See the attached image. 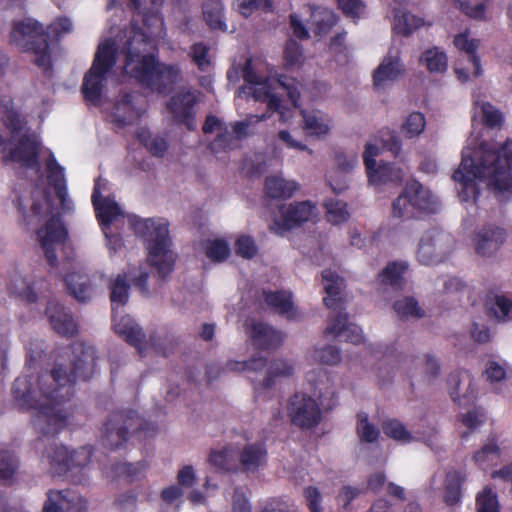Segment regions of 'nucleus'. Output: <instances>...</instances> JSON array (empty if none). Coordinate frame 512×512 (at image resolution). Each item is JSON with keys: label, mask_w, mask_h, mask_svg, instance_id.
<instances>
[{"label": "nucleus", "mask_w": 512, "mask_h": 512, "mask_svg": "<svg viewBox=\"0 0 512 512\" xmlns=\"http://www.w3.org/2000/svg\"><path fill=\"white\" fill-rule=\"evenodd\" d=\"M9 290L11 293L30 303L35 302L38 298L34 285L21 275H15L14 278L10 280Z\"/></svg>", "instance_id": "45"}, {"label": "nucleus", "mask_w": 512, "mask_h": 512, "mask_svg": "<svg viewBox=\"0 0 512 512\" xmlns=\"http://www.w3.org/2000/svg\"><path fill=\"white\" fill-rule=\"evenodd\" d=\"M267 462V451L262 444H247L239 452V463L242 471L254 473L264 467Z\"/></svg>", "instance_id": "30"}, {"label": "nucleus", "mask_w": 512, "mask_h": 512, "mask_svg": "<svg viewBox=\"0 0 512 512\" xmlns=\"http://www.w3.org/2000/svg\"><path fill=\"white\" fill-rule=\"evenodd\" d=\"M4 122L11 132L10 144L17 141V146L9 152L10 159L18 162L21 166L38 170L39 142L37 138L34 135L22 133L23 123L20 116L15 112L9 113Z\"/></svg>", "instance_id": "9"}, {"label": "nucleus", "mask_w": 512, "mask_h": 512, "mask_svg": "<svg viewBox=\"0 0 512 512\" xmlns=\"http://www.w3.org/2000/svg\"><path fill=\"white\" fill-rule=\"evenodd\" d=\"M137 136L139 141L154 156L162 157L168 149V143L163 137L151 135L147 130L142 129Z\"/></svg>", "instance_id": "48"}, {"label": "nucleus", "mask_w": 512, "mask_h": 512, "mask_svg": "<svg viewBox=\"0 0 512 512\" xmlns=\"http://www.w3.org/2000/svg\"><path fill=\"white\" fill-rule=\"evenodd\" d=\"M327 220L332 224H340L348 219L347 205L341 201L330 200L326 203Z\"/></svg>", "instance_id": "58"}, {"label": "nucleus", "mask_w": 512, "mask_h": 512, "mask_svg": "<svg viewBox=\"0 0 512 512\" xmlns=\"http://www.w3.org/2000/svg\"><path fill=\"white\" fill-rule=\"evenodd\" d=\"M301 115L303 118L302 128L307 136L322 139L330 133L332 119L328 114L319 110H301Z\"/></svg>", "instance_id": "24"}, {"label": "nucleus", "mask_w": 512, "mask_h": 512, "mask_svg": "<svg viewBox=\"0 0 512 512\" xmlns=\"http://www.w3.org/2000/svg\"><path fill=\"white\" fill-rule=\"evenodd\" d=\"M407 269L405 262H393L388 264L381 274V280L385 284L399 287L402 283V276Z\"/></svg>", "instance_id": "54"}, {"label": "nucleus", "mask_w": 512, "mask_h": 512, "mask_svg": "<svg viewBox=\"0 0 512 512\" xmlns=\"http://www.w3.org/2000/svg\"><path fill=\"white\" fill-rule=\"evenodd\" d=\"M317 215V208L309 201L290 204L284 211L283 216L287 224H293L313 220Z\"/></svg>", "instance_id": "34"}, {"label": "nucleus", "mask_w": 512, "mask_h": 512, "mask_svg": "<svg viewBox=\"0 0 512 512\" xmlns=\"http://www.w3.org/2000/svg\"><path fill=\"white\" fill-rule=\"evenodd\" d=\"M17 459L12 452L0 447V480L10 479L17 469Z\"/></svg>", "instance_id": "59"}, {"label": "nucleus", "mask_w": 512, "mask_h": 512, "mask_svg": "<svg viewBox=\"0 0 512 512\" xmlns=\"http://www.w3.org/2000/svg\"><path fill=\"white\" fill-rule=\"evenodd\" d=\"M322 284L328 295L324 298L325 305L334 313L343 311L340 293L344 287V280L336 272L324 270L322 272Z\"/></svg>", "instance_id": "26"}, {"label": "nucleus", "mask_w": 512, "mask_h": 512, "mask_svg": "<svg viewBox=\"0 0 512 512\" xmlns=\"http://www.w3.org/2000/svg\"><path fill=\"white\" fill-rule=\"evenodd\" d=\"M269 116L267 114L262 115H249L246 119L242 121H236L231 123L230 129L235 135L238 141L246 138L249 135V129L251 126L259 123L262 120L267 119Z\"/></svg>", "instance_id": "57"}, {"label": "nucleus", "mask_w": 512, "mask_h": 512, "mask_svg": "<svg viewBox=\"0 0 512 512\" xmlns=\"http://www.w3.org/2000/svg\"><path fill=\"white\" fill-rule=\"evenodd\" d=\"M65 282L70 294L79 302H87L96 294L98 285L83 273L71 272Z\"/></svg>", "instance_id": "29"}, {"label": "nucleus", "mask_w": 512, "mask_h": 512, "mask_svg": "<svg viewBox=\"0 0 512 512\" xmlns=\"http://www.w3.org/2000/svg\"><path fill=\"white\" fill-rule=\"evenodd\" d=\"M454 44L458 49L463 50L467 53L468 59L471 62L474 69V76H480L482 70L480 68L479 59L475 55V51L479 46V41L476 39H469L467 33H461L455 37Z\"/></svg>", "instance_id": "42"}, {"label": "nucleus", "mask_w": 512, "mask_h": 512, "mask_svg": "<svg viewBox=\"0 0 512 512\" xmlns=\"http://www.w3.org/2000/svg\"><path fill=\"white\" fill-rule=\"evenodd\" d=\"M146 110L145 98L140 94H123L116 102L113 110L115 121L122 125L130 124Z\"/></svg>", "instance_id": "17"}, {"label": "nucleus", "mask_w": 512, "mask_h": 512, "mask_svg": "<svg viewBox=\"0 0 512 512\" xmlns=\"http://www.w3.org/2000/svg\"><path fill=\"white\" fill-rule=\"evenodd\" d=\"M404 72L399 53L392 54L391 51L383 58L374 72L373 80L376 87H384L389 82L395 81Z\"/></svg>", "instance_id": "23"}, {"label": "nucleus", "mask_w": 512, "mask_h": 512, "mask_svg": "<svg viewBox=\"0 0 512 512\" xmlns=\"http://www.w3.org/2000/svg\"><path fill=\"white\" fill-rule=\"evenodd\" d=\"M203 16L206 23L212 29L227 31L228 28L223 21V5L220 0H208L203 4Z\"/></svg>", "instance_id": "40"}, {"label": "nucleus", "mask_w": 512, "mask_h": 512, "mask_svg": "<svg viewBox=\"0 0 512 512\" xmlns=\"http://www.w3.org/2000/svg\"><path fill=\"white\" fill-rule=\"evenodd\" d=\"M196 102L197 95L195 91H181L170 99L167 110L175 123L183 124L187 129L192 130L195 127L193 106Z\"/></svg>", "instance_id": "16"}, {"label": "nucleus", "mask_w": 512, "mask_h": 512, "mask_svg": "<svg viewBox=\"0 0 512 512\" xmlns=\"http://www.w3.org/2000/svg\"><path fill=\"white\" fill-rule=\"evenodd\" d=\"M322 284L328 295L324 298L325 305L334 313L343 311L340 293L344 287V280L336 272L324 270L322 272Z\"/></svg>", "instance_id": "27"}, {"label": "nucleus", "mask_w": 512, "mask_h": 512, "mask_svg": "<svg viewBox=\"0 0 512 512\" xmlns=\"http://www.w3.org/2000/svg\"><path fill=\"white\" fill-rule=\"evenodd\" d=\"M324 333L334 337H342L345 341L351 342L354 345H359L363 342L360 327L353 323H348V315L343 311H338L329 321Z\"/></svg>", "instance_id": "19"}, {"label": "nucleus", "mask_w": 512, "mask_h": 512, "mask_svg": "<svg viewBox=\"0 0 512 512\" xmlns=\"http://www.w3.org/2000/svg\"><path fill=\"white\" fill-rule=\"evenodd\" d=\"M61 492L60 502L64 511L79 512L85 508L84 499L76 492L71 490H63Z\"/></svg>", "instance_id": "62"}, {"label": "nucleus", "mask_w": 512, "mask_h": 512, "mask_svg": "<svg viewBox=\"0 0 512 512\" xmlns=\"http://www.w3.org/2000/svg\"><path fill=\"white\" fill-rule=\"evenodd\" d=\"M311 23L314 34L323 36L336 24V16L329 9H316L311 14Z\"/></svg>", "instance_id": "41"}, {"label": "nucleus", "mask_w": 512, "mask_h": 512, "mask_svg": "<svg viewBox=\"0 0 512 512\" xmlns=\"http://www.w3.org/2000/svg\"><path fill=\"white\" fill-rule=\"evenodd\" d=\"M239 141L236 139L232 130L228 126H224L216 138L209 144V149L214 154L227 152L235 149L238 146Z\"/></svg>", "instance_id": "47"}, {"label": "nucleus", "mask_w": 512, "mask_h": 512, "mask_svg": "<svg viewBox=\"0 0 512 512\" xmlns=\"http://www.w3.org/2000/svg\"><path fill=\"white\" fill-rule=\"evenodd\" d=\"M382 429L387 437L403 444L422 440L419 434L409 431L402 422L396 419L385 421Z\"/></svg>", "instance_id": "36"}, {"label": "nucleus", "mask_w": 512, "mask_h": 512, "mask_svg": "<svg viewBox=\"0 0 512 512\" xmlns=\"http://www.w3.org/2000/svg\"><path fill=\"white\" fill-rule=\"evenodd\" d=\"M46 170L48 180L55 189V193L61 203L62 209L64 211L72 210L73 202L67 192L64 169L57 163L52 153H50L48 159L46 160Z\"/></svg>", "instance_id": "21"}, {"label": "nucleus", "mask_w": 512, "mask_h": 512, "mask_svg": "<svg viewBox=\"0 0 512 512\" xmlns=\"http://www.w3.org/2000/svg\"><path fill=\"white\" fill-rule=\"evenodd\" d=\"M243 77L250 85L248 93H251L256 101L267 102L269 110L278 112L280 121L287 122L290 120L291 112L281 105L275 91L281 89L286 92L294 107H298L300 92L298 83L294 79L285 76L278 78L258 76L253 71L250 61L245 65Z\"/></svg>", "instance_id": "6"}, {"label": "nucleus", "mask_w": 512, "mask_h": 512, "mask_svg": "<svg viewBox=\"0 0 512 512\" xmlns=\"http://www.w3.org/2000/svg\"><path fill=\"white\" fill-rule=\"evenodd\" d=\"M208 460L212 466L223 472H233L238 468L235 453L231 447L211 450Z\"/></svg>", "instance_id": "39"}, {"label": "nucleus", "mask_w": 512, "mask_h": 512, "mask_svg": "<svg viewBox=\"0 0 512 512\" xmlns=\"http://www.w3.org/2000/svg\"><path fill=\"white\" fill-rule=\"evenodd\" d=\"M356 432L361 442L374 443L380 436V429L369 420L366 413L357 415Z\"/></svg>", "instance_id": "44"}, {"label": "nucleus", "mask_w": 512, "mask_h": 512, "mask_svg": "<svg viewBox=\"0 0 512 512\" xmlns=\"http://www.w3.org/2000/svg\"><path fill=\"white\" fill-rule=\"evenodd\" d=\"M268 307L288 320L300 318V313L292 301V294L288 291L263 292Z\"/></svg>", "instance_id": "28"}, {"label": "nucleus", "mask_w": 512, "mask_h": 512, "mask_svg": "<svg viewBox=\"0 0 512 512\" xmlns=\"http://www.w3.org/2000/svg\"><path fill=\"white\" fill-rule=\"evenodd\" d=\"M147 28L155 25L156 31L143 32L135 24L122 32L117 40L107 39L100 43L93 64L85 74L81 87L86 101L96 105L100 102L107 74L116 61L119 52L125 55L124 71L152 90L163 92L181 79V71L176 65L155 62L151 55H143L148 50L151 36H162V19L153 14L144 19Z\"/></svg>", "instance_id": "1"}, {"label": "nucleus", "mask_w": 512, "mask_h": 512, "mask_svg": "<svg viewBox=\"0 0 512 512\" xmlns=\"http://www.w3.org/2000/svg\"><path fill=\"white\" fill-rule=\"evenodd\" d=\"M465 477L458 471H449L445 479V494L444 500L447 505H456L461 498V483Z\"/></svg>", "instance_id": "43"}, {"label": "nucleus", "mask_w": 512, "mask_h": 512, "mask_svg": "<svg viewBox=\"0 0 512 512\" xmlns=\"http://www.w3.org/2000/svg\"><path fill=\"white\" fill-rule=\"evenodd\" d=\"M135 234L145 242L147 260L157 270L158 276L164 279L171 273L175 254L171 249L169 223L162 218H138L130 221Z\"/></svg>", "instance_id": "5"}, {"label": "nucleus", "mask_w": 512, "mask_h": 512, "mask_svg": "<svg viewBox=\"0 0 512 512\" xmlns=\"http://www.w3.org/2000/svg\"><path fill=\"white\" fill-rule=\"evenodd\" d=\"M506 231L498 226H485L474 236V249L481 257L492 256L506 241Z\"/></svg>", "instance_id": "18"}, {"label": "nucleus", "mask_w": 512, "mask_h": 512, "mask_svg": "<svg viewBox=\"0 0 512 512\" xmlns=\"http://www.w3.org/2000/svg\"><path fill=\"white\" fill-rule=\"evenodd\" d=\"M189 55L192 61L201 71L207 70L210 66L209 47L203 43H196L191 46Z\"/></svg>", "instance_id": "61"}, {"label": "nucleus", "mask_w": 512, "mask_h": 512, "mask_svg": "<svg viewBox=\"0 0 512 512\" xmlns=\"http://www.w3.org/2000/svg\"><path fill=\"white\" fill-rule=\"evenodd\" d=\"M96 368V354L93 346L75 342L56 359L50 372H45L42 387L56 383V393L60 401H69L73 395L72 387L78 379H88Z\"/></svg>", "instance_id": "4"}, {"label": "nucleus", "mask_w": 512, "mask_h": 512, "mask_svg": "<svg viewBox=\"0 0 512 512\" xmlns=\"http://www.w3.org/2000/svg\"><path fill=\"white\" fill-rule=\"evenodd\" d=\"M10 41L19 49L33 52V62L38 67L49 69V45L39 23L31 19L15 23L10 33Z\"/></svg>", "instance_id": "7"}, {"label": "nucleus", "mask_w": 512, "mask_h": 512, "mask_svg": "<svg viewBox=\"0 0 512 512\" xmlns=\"http://www.w3.org/2000/svg\"><path fill=\"white\" fill-rule=\"evenodd\" d=\"M512 140L496 147L476 137L468 139L462 151V161L454 172L459 198L462 202L476 201L477 181L492 187L498 196H512Z\"/></svg>", "instance_id": "2"}, {"label": "nucleus", "mask_w": 512, "mask_h": 512, "mask_svg": "<svg viewBox=\"0 0 512 512\" xmlns=\"http://www.w3.org/2000/svg\"><path fill=\"white\" fill-rule=\"evenodd\" d=\"M298 188L296 181L285 179L281 174L266 177L264 184L266 195L273 199L290 198Z\"/></svg>", "instance_id": "32"}, {"label": "nucleus", "mask_w": 512, "mask_h": 512, "mask_svg": "<svg viewBox=\"0 0 512 512\" xmlns=\"http://www.w3.org/2000/svg\"><path fill=\"white\" fill-rule=\"evenodd\" d=\"M424 24L423 20L407 11L398 10L395 12L393 30L403 36L411 35L415 30Z\"/></svg>", "instance_id": "37"}, {"label": "nucleus", "mask_w": 512, "mask_h": 512, "mask_svg": "<svg viewBox=\"0 0 512 512\" xmlns=\"http://www.w3.org/2000/svg\"><path fill=\"white\" fill-rule=\"evenodd\" d=\"M112 317L116 334L135 346L140 353H143L148 347H151L158 354L164 356L168 354L169 349L165 346L167 342L166 338L153 333L149 336L148 340H145V334L138 324L130 316L120 315L117 308H114Z\"/></svg>", "instance_id": "10"}, {"label": "nucleus", "mask_w": 512, "mask_h": 512, "mask_svg": "<svg viewBox=\"0 0 512 512\" xmlns=\"http://www.w3.org/2000/svg\"><path fill=\"white\" fill-rule=\"evenodd\" d=\"M474 116L479 117L482 123L490 128L501 125L503 115L496 107L487 101L475 100Z\"/></svg>", "instance_id": "38"}, {"label": "nucleus", "mask_w": 512, "mask_h": 512, "mask_svg": "<svg viewBox=\"0 0 512 512\" xmlns=\"http://www.w3.org/2000/svg\"><path fill=\"white\" fill-rule=\"evenodd\" d=\"M287 413L291 422L301 429H311L321 420L319 405L305 394H295L290 398Z\"/></svg>", "instance_id": "13"}, {"label": "nucleus", "mask_w": 512, "mask_h": 512, "mask_svg": "<svg viewBox=\"0 0 512 512\" xmlns=\"http://www.w3.org/2000/svg\"><path fill=\"white\" fill-rule=\"evenodd\" d=\"M357 165L358 156L356 153L337 151L334 154V167L331 170L349 174Z\"/></svg>", "instance_id": "55"}, {"label": "nucleus", "mask_w": 512, "mask_h": 512, "mask_svg": "<svg viewBox=\"0 0 512 512\" xmlns=\"http://www.w3.org/2000/svg\"><path fill=\"white\" fill-rule=\"evenodd\" d=\"M91 457V452L87 448H80L71 453L66 447L55 443L49 444L42 454L43 460L51 467L54 473L61 474L73 467L86 466Z\"/></svg>", "instance_id": "12"}, {"label": "nucleus", "mask_w": 512, "mask_h": 512, "mask_svg": "<svg viewBox=\"0 0 512 512\" xmlns=\"http://www.w3.org/2000/svg\"><path fill=\"white\" fill-rule=\"evenodd\" d=\"M394 310L402 319L424 317L425 312L414 297H403L394 303Z\"/></svg>", "instance_id": "46"}, {"label": "nucleus", "mask_w": 512, "mask_h": 512, "mask_svg": "<svg viewBox=\"0 0 512 512\" xmlns=\"http://www.w3.org/2000/svg\"><path fill=\"white\" fill-rule=\"evenodd\" d=\"M29 205V214L25 215L27 225L36 224L42 217L51 213V203L48 198L47 192L44 189L36 188L31 194V198L27 200H20L21 208Z\"/></svg>", "instance_id": "25"}, {"label": "nucleus", "mask_w": 512, "mask_h": 512, "mask_svg": "<svg viewBox=\"0 0 512 512\" xmlns=\"http://www.w3.org/2000/svg\"><path fill=\"white\" fill-rule=\"evenodd\" d=\"M46 315L55 332L62 336H72L77 331V324L66 309L56 300L47 303Z\"/></svg>", "instance_id": "22"}, {"label": "nucleus", "mask_w": 512, "mask_h": 512, "mask_svg": "<svg viewBox=\"0 0 512 512\" xmlns=\"http://www.w3.org/2000/svg\"><path fill=\"white\" fill-rule=\"evenodd\" d=\"M66 232L58 216H52L45 226L37 231L38 241L51 267L57 264L55 251L62 244Z\"/></svg>", "instance_id": "15"}, {"label": "nucleus", "mask_w": 512, "mask_h": 512, "mask_svg": "<svg viewBox=\"0 0 512 512\" xmlns=\"http://www.w3.org/2000/svg\"><path fill=\"white\" fill-rule=\"evenodd\" d=\"M101 183L99 180L95 182L92 203L94 205L96 216L102 226L109 229V225L123 217V212L120 206L110 198H100Z\"/></svg>", "instance_id": "20"}, {"label": "nucleus", "mask_w": 512, "mask_h": 512, "mask_svg": "<svg viewBox=\"0 0 512 512\" xmlns=\"http://www.w3.org/2000/svg\"><path fill=\"white\" fill-rule=\"evenodd\" d=\"M254 344L261 349H273L281 345L284 335L268 324L254 323L251 330Z\"/></svg>", "instance_id": "31"}, {"label": "nucleus", "mask_w": 512, "mask_h": 512, "mask_svg": "<svg viewBox=\"0 0 512 512\" xmlns=\"http://www.w3.org/2000/svg\"><path fill=\"white\" fill-rule=\"evenodd\" d=\"M26 349L27 361L33 363L41 358L42 353L46 349L45 342L38 337L27 336L23 340Z\"/></svg>", "instance_id": "63"}, {"label": "nucleus", "mask_w": 512, "mask_h": 512, "mask_svg": "<svg viewBox=\"0 0 512 512\" xmlns=\"http://www.w3.org/2000/svg\"><path fill=\"white\" fill-rule=\"evenodd\" d=\"M419 64L430 73H443L448 67V58L444 51L438 47L425 50L419 57Z\"/></svg>", "instance_id": "35"}, {"label": "nucleus", "mask_w": 512, "mask_h": 512, "mask_svg": "<svg viewBox=\"0 0 512 512\" xmlns=\"http://www.w3.org/2000/svg\"><path fill=\"white\" fill-rule=\"evenodd\" d=\"M454 249L453 237L439 229H430L421 237L416 256L423 265L443 262Z\"/></svg>", "instance_id": "11"}, {"label": "nucleus", "mask_w": 512, "mask_h": 512, "mask_svg": "<svg viewBox=\"0 0 512 512\" xmlns=\"http://www.w3.org/2000/svg\"><path fill=\"white\" fill-rule=\"evenodd\" d=\"M440 209L438 198L417 181L408 183L392 203L393 217L409 219L417 212L435 213Z\"/></svg>", "instance_id": "8"}, {"label": "nucleus", "mask_w": 512, "mask_h": 512, "mask_svg": "<svg viewBox=\"0 0 512 512\" xmlns=\"http://www.w3.org/2000/svg\"><path fill=\"white\" fill-rule=\"evenodd\" d=\"M293 372V365L284 360H276L271 362L268 376L264 379V386L271 387L274 383V377L289 376Z\"/></svg>", "instance_id": "60"}, {"label": "nucleus", "mask_w": 512, "mask_h": 512, "mask_svg": "<svg viewBox=\"0 0 512 512\" xmlns=\"http://www.w3.org/2000/svg\"><path fill=\"white\" fill-rule=\"evenodd\" d=\"M368 181L371 185L381 186L387 183L401 182L404 176L403 170L389 163H382L366 170Z\"/></svg>", "instance_id": "33"}, {"label": "nucleus", "mask_w": 512, "mask_h": 512, "mask_svg": "<svg viewBox=\"0 0 512 512\" xmlns=\"http://www.w3.org/2000/svg\"><path fill=\"white\" fill-rule=\"evenodd\" d=\"M425 118L419 112L411 113L401 126V131L406 138L419 136L425 128Z\"/></svg>", "instance_id": "53"}, {"label": "nucleus", "mask_w": 512, "mask_h": 512, "mask_svg": "<svg viewBox=\"0 0 512 512\" xmlns=\"http://www.w3.org/2000/svg\"><path fill=\"white\" fill-rule=\"evenodd\" d=\"M511 308L512 301L509 298L497 295L493 298L489 311L498 322H507Z\"/></svg>", "instance_id": "56"}, {"label": "nucleus", "mask_w": 512, "mask_h": 512, "mask_svg": "<svg viewBox=\"0 0 512 512\" xmlns=\"http://www.w3.org/2000/svg\"><path fill=\"white\" fill-rule=\"evenodd\" d=\"M477 512H498L496 494L485 488L477 497Z\"/></svg>", "instance_id": "64"}, {"label": "nucleus", "mask_w": 512, "mask_h": 512, "mask_svg": "<svg viewBox=\"0 0 512 512\" xmlns=\"http://www.w3.org/2000/svg\"><path fill=\"white\" fill-rule=\"evenodd\" d=\"M312 358L316 362L328 366H336L342 360L340 350L332 345H327L322 348H315L312 353Z\"/></svg>", "instance_id": "51"}, {"label": "nucleus", "mask_w": 512, "mask_h": 512, "mask_svg": "<svg viewBox=\"0 0 512 512\" xmlns=\"http://www.w3.org/2000/svg\"><path fill=\"white\" fill-rule=\"evenodd\" d=\"M43 374L39 375L35 384L26 375L16 378L11 391L18 407L34 411V428L44 435H55L66 425L69 412L64 406L66 402L57 399L56 383L42 387Z\"/></svg>", "instance_id": "3"}, {"label": "nucleus", "mask_w": 512, "mask_h": 512, "mask_svg": "<svg viewBox=\"0 0 512 512\" xmlns=\"http://www.w3.org/2000/svg\"><path fill=\"white\" fill-rule=\"evenodd\" d=\"M139 424L137 413L132 410L113 413L105 424V444L111 448L120 447L127 440L129 431L138 429Z\"/></svg>", "instance_id": "14"}, {"label": "nucleus", "mask_w": 512, "mask_h": 512, "mask_svg": "<svg viewBox=\"0 0 512 512\" xmlns=\"http://www.w3.org/2000/svg\"><path fill=\"white\" fill-rule=\"evenodd\" d=\"M111 302H112V309L118 307H122L126 304L128 301V291H129V285L126 282V277L123 275H118L117 278L112 282L111 284Z\"/></svg>", "instance_id": "50"}, {"label": "nucleus", "mask_w": 512, "mask_h": 512, "mask_svg": "<svg viewBox=\"0 0 512 512\" xmlns=\"http://www.w3.org/2000/svg\"><path fill=\"white\" fill-rule=\"evenodd\" d=\"M500 456V448L494 440L489 441L473 455V461L480 467L492 465Z\"/></svg>", "instance_id": "49"}, {"label": "nucleus", "mask_w": 512, "mask_h": 512, "mask_svg": "<svg viewBox=\"0 0 512 512\" xmlns=\"http://www.w3.org/2000/svg\"><path fill=\"white\" fill-rule=\"evenodd\" d=\"M206 256L214 262H222L228 258L230 249L224 240H207L204 243Z\"/></svg>", "instance_id": "52"}]
</instances>
